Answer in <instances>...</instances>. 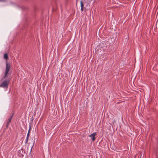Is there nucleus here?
<instances>
[{
    "label": "nucleus",
    "mask_w": 158,
    "mask_h": 158,
    "mask_svg": "<svg viewBox=\"0 0 158 158\" xmlns=\"http://www.w3.org/2000/svg\"><path fill=\"white\" fill-rule=\"evenodd\" d=\"M10 82V80L8 79L6 80L3 81L1 84L0 85V87H2L4 89H7Z\"/></svg>",
    "instance_id": "nucleus-1"
},
{
    "label": "nucleus",
    "mask_w": 158,
    "mask_h": 158,
    "mask_svg": "<svg viewBox=\"0 0 158 158\" xmlns=\"http://www.w3.org/2000/svg\"><path fill=\"white\" fill-rule=\"evenodd\" d=\"M108 44V42L104 41L101 44V47L103 49V51H105L107 49Z\"/></svg>",
    "instance_id": "nucleus-2"
},
{
    "label": "nucleus",
    "mask_w": 158,
    "mask_h": 158,
    "mask_svg": "<svg viewBox=\"0 0 158 158\" xmlns=\"http://www.w3.org/2000/svg\"><path fill=\"white\" fill-rule=\"evenodd\" d=\"M14 114V113H13L8 119V120L6 122V128H8V127L11 121V119L13 118V117Z\"/></svg>",
    "instance_id": "nucleus-3"
},
{
    "label": "nucleus",
    "mask_w": 158,
    "mask_h": 158,
    "mask_svg": "<svg viewBox=\"0 0 158 158\" xmlns=\"http://www.w3.org/2000/svg\"><path fill=\"white\" fill-rule=\"evenodd\" d=\"M10 67V63H8L7 61L6 62V68L5 72L8 73Z\"/></svg>",
    "instance_id": "nucleus-4"
},
{
    "label": "nucleus",
    "mask_w": 158,
    "mask_h": 158,
    "mask_svg": "<svg viewBox=\"0 0 158 158\" xmlns=\"http://www.w3.org/2000/svg\"><path fill=\"white\" fill-rule=\"evenodd\" d=\"M97 134L96 132H94L89 135V137L91 138L93 141H94L96 139L95 136L97 135Z\"/></svg>",
    "instance_id": "nucleus-5"
},
{
    "label": "nucleus",
    "mask_w": 158,
    "mask_h": 158,
    "mask_svg": "<svg viewBox=\"0 0 158 158\" xmlns=\"http://www.w3.org/2000/svg\"><path fill=\"white\" fill-rule=\"evenodd\" d=\"M33 120V119H32L31 120V123H30L29 124V130H28V133H27V138H29V137L30 135V131L31 129V125H32L31 124Z\"/></svg>",
    "instance_id": "nucleus-6"
},
{
    "label": "nucleus",
    "mask_w": 158,
    "mask_h": 158,
    "mask_svg": "<svg viewBox=\"0 0 158 158\" xmlns=\"http://www.w3.org/2000/svg\"><path fill=\"white\" fill-rule=\"evenodd\" d=\"M23 150L22 148L20 150H18V155L20 157L23 156Z\"/></svg>",
    "instance_id": "nucleus-7"
},
{
    "label": "nucleus",
    "mask_w": 158,
    "mask_h": 158,
    "mask_svg": "<svg viewBox=\"0 0 158 158\" xmlns=\"http://www.w3.org/2000/svg\"><path fill=\"white\" fill-rule=\"evenodd\" d=\"M81 7V10L83 11L84 9H86L85 7H84V4L82 1H81L80 2Z\"/></svg>",
    "instance_id": "nucleus-8"
},
{
    "label": "nucleus",
    "mask_w": 158,
    "mask_h": 158,
    "mask_svg": "<svg viewBox=\"0 0 158 158\" xmlns=\"http://www.w3.org/2000/svg\"><path fill=\"white\" fill-rule=\"evenodd\" d=\"M4 58L5 59L7 60L8 59V57L7 53H5L4 55Z\"/></svg>",
    "instance_id": "nucleus-9"
},
{
    "label": "nucleus",
    "mask_w": 158,
    "mask_h": 158,
    "mask_svg": "<svg viewBox=\"0 0 158 158\" xmlns=\"http://www.w3.org/2000/svg\"><path fill=\"white\" fill-rule=\"evenodd\" d=\"M8 73L5 72V74H4V75L2 77V80H3V79H5L7 76V75Z\"/></svg>",
    "instance_id": "nucleus-10"
},
{
    "label": "nucleus",
    "mask_w": 158,
    "mask_h": 158,
    "mask_svg": "<svg viewBox=\"0 0 158 158\" xmlns=\"http://www.w3.org/2000/svg\"><path fill=\"white\" fill-rule=\"evenodd\" d=\"M28 138H27V137L26 139V142H25L26 143H27V142H28Z\"/></svg>",
    "instance_id": "nucleus-11"
},
{
    "label": "nucleus",
    "mask_w": 158,
    "mask_h": 158,
    "mask_svg": "<svg viewBox=\"0 0 158 158\" xmlns=\"http://www.w3.org/2000/svg\"><path fill=\"white\" fill-rule=\"evenodd\" d=\"M4 1V0H0V2Z\"/></svg>",
    "instance_id": "nucleus-12"
}]
</instances>
